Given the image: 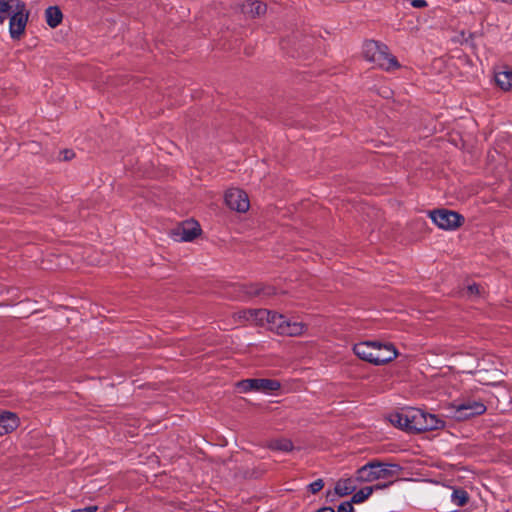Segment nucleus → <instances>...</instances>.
Here are the masks:
<instances>
[{"instance_id": "28", "label": "nucleus", "mask_w": 512, "mask_h": 512, "mask_svg": "<svg viewBox=\"0 0 512 512\" xmlns=\"http://www.w3.org/2000/svg\"><path fill=\"white\" fill-rule=\"evenodd\" d=\"M410 4L414 8H423L428 5L426 0H411Z\"/></svg>"}, {"instance_id": "14", "label": "nucleus", "mask_w": 512, "mask_h": 512, "mask_svg": "<svg viewBox=\"0 0 512 512\" xmlns=\"http://www.w3.org/2000/svg\"><path fill=\"white\" fill-rule=\"evenodd\" d=\"M357 488L356 480L346 478L339 480L335 485V492L340 496H346L353 493Z\"/></svg>"}, {"instance_id": "21", "label": "nucleus", "mask_w": 512, "mask_h": 512, "mask_svg": "<svg viewBox=\"0 0 512 512\" xmlns=\"http://www.w3.org/2000/svg\"><path fill=\"white\" fill-rule=\"evenodd\" d=\"M469 500V495L466 490L458 488L454 489L451 494V501L457 506H464Z\"/></svg>"}, {"instance_id": "22", "label": "nucleus", "mask_w": 512, "mask_h": 512, "mask_svg": "<svg viewBox=\"0 0 512 512\" xmlns=\"http://www.w3.org/2000/svg\"><path fill=\"white\" fill-rule=\"evenodd\" d=\"M401 471V467L398 464L391 463L390 460L386 459V487L393 483V480H389L390 476L398 477Z\"/></svg>"}, {"instance_id": "6", "label": "nucleus", "mask_w": 512, "mask_h": 512, "mask_svg": "<svg viewBox=\"0 0 512 512\" xmlns=\"http://www.w3.org/2000/svg\"><path fill=\"white\" fill-rule=\"evenodd\" d=\"M435 225L444 230H454L462 225L464 218L455 211L438 209L429 213Z\"/></svg>"}, {"instance_id": "31", "label": "nucleus", "mask_w": 512, "mask_h": 512, "mask_svg": "<svg viewBox=\"0 0 512 512\" xmlns=\"http://www.w3.org/2000/svg\"><path fill=\"white\" fill-rule=\"evenodd\" d=\"M260 293V290L256 287H252L249 291H247V294L249 296L258 295Z\"/></svg>"}, {"instance_id": "15", "label": "nucleus", "mask_w": 512, "mask_h": 512, "mask_svg": "<svg viewBox=\"0 0 512 512\" xmlns=\"http://www.w3.org/2000/svg\"><path fill=\"white\" fill-rule=\"evenodd\" d=\"M45 18L47 24L51 28H55L61 23L63 15L57 6H50L45 10Z\"/></svg>"}, {"instance_id": "3", "label": "nucleus", "mask_w": 512, "mask_h": 512, "mask_svg": "<svg viewBox=\"0 0 512 512\" xmlns=\"http://www.w3.org/2000/svg\"><path fill=\"white\" fill-rule=\"evenodd\" d=\"M486 409V405L481 400L466 398L455 401L451 406V413L457 420H466L484 414Z\"/></svg>"}, {"instance_id": "9", "label": "nucleus", "mask_w": 512, "mask_h": 512, "mask_svg": "<svg viewBox=\"0 0 512 512\" xmlns=\"http://www.w3.org/2000/svg\"><path fill=\"white\" fill-rule=\"evenodd\" d=\"M235 322L239 324H259L263 325L264 322H267L269 317V310L266 309H247L241 310L233 315Z\"/></svg>"}, {"instance_id": "29", "label": "nucleus", "mask_w": 512, "mask_h": 512, "mask_svg": "<svg viewBox=\"0 0 512 512\" xmlns=\"http://www.w3.org/2000/svg\"><path fill=\"white\" fill-rule=\"evenodd\" d=\"M98 510L97 506H87L84 508L74 509L71 512H96Z\"/></svg>"}, {"instance_id": "13", "label": "nucleus", "mask_w": 512, "mask_h": 512, "mask_svg": "<svg viewBox=\"0 0 512 512\" xmlns=\"http://www.w3.org/2000/svg\"><path fill=\"white\" fill-rule=\"evenodd\" d=\"M20 424L18 416L10 411L0 412V436L13 432Z\"/></svg>"}, {"instance_id": "17", "label": "nucleus", "mask_w": 512, "mask_h": 512, "mask_svg": "<svg viewBox=\"0 0 512 512\" xmlns=\"http://www.w3.org/2000/svg\"><path fill=\"white\" fill-rule=\"evenodd\" d=\"M386 376L388 374H393L395 371L396 364H392V360L396 359L399 356L398 351L392 343L386 342Z\"/></svg>"}, {"instance_id": "11", "label": "nucleus", "mask_w": 512, "mask_h": 512, "mask_svg": "<svg viewBox=\"0 0 512 512\" xmlns=\"http://www.w3.org/2000/svg\"><path fill=\"white\" fill-rule=\"evenodd\" d=\"M201 232L196 221H186L172 232V237L177 242H189L194 240Z\"/></svg>"}, {"instance_id": "25", "label": "nucleus", "mask_w": 512, "mask_h": 512, "mask_svg": "<svg viewBox=\"0 0 512 512\" xmlns=\"http://www.w3.org/2000/svg\"><path fill=\"white\" fill-rule=\"evenodd\" d=\"M323 486H324L323 480L317 479V480L313 481L312 483H310L308 485V488L311 493L315 494V493L319 492L323 488Z\"/></svg>"}, {"instance_id": "5", "label": "nucleus", "mask_w": 512, "mask_h": 512, "mask_svg": "<svg viewBox=\"0 0 512 512\" xmlns=\"http://www.w3.org/2000/svg\"><path fill=\"white\" fill-rule=\"evenodd\" d=\"M382 346L380 341H363L355 344L353 351L360 359L380 365L384 362L381 358Z\"/></svg>"}, {"instance_id": "7", "label": "nucleus", "mask_w": 512, "mask_h": 512, "mask_svg": "<svg viewBox=\"0 0 512 512\" xmlns=\"http://www.w3.org/2000/svg\"><path fill=\"white\" fill-rule=\"evenodd\" d=\"M241 392L259 391V392H272L281 387L277 380L272 379H245L237 384Z\"/></svg>"}, {"instance_id": "19", "label": "nucleus", "mask_w": 512, "mask_h": 512, "mask_svg": "<svg viewBox=\"0 0 512 512\" xmlns=\"http://www.w3.org/2000/svg\"><path fill=\"white\" fill-rule=\"evenodd\" d=\"M244 9L247 13H249L251 16H260L263 15L266 12V5L258 0L248 2Z\"/></svg>"}, {"instance_id": "33", "label": "nucleus", "mask_w": 512, "mask_h": 512, "mask_svg": "<svg viewBox=\"0 0 512 512\" xmlns=\"http://www.w3.org/2000/svg\"><path fill=\"white\" fill-rule=\"evenodd\" d=\"M399 363H400V370H405L406 369V361L401 360Z\"/></svg>"}, {"instance_id": "16", "label": "nucleus", "mask_w": 512, "mask_h": 512, "mask_svg": "<svg viewBox=\"0 0 512 512\" xmlns=\"http://www.w3.org/2000/svg\"><path fill=\"white\" fill-rule=\"evenodd\" d=\"M495 82L504 91L512 90V70L495 73Z\"/></svg>"}, {"instance_id": "4", "label": "nucleus", "mask_w": 512, "mask_h": 512, "mask_svg": "<svg viewBox=\"0 0 512 512\" xmlns=\"http://www.w3.org/2000/svg\"><path fill=\"white\" fill-rule=\"evenodd\" d=\"M28 17L29 12L25 3L23 1L16 3V9L9 18V34L13 40H19L24 34Z\"/></svg>"}, {"instance_id": "26", "label": "nucleus", "mask_w": 512, "mask_h": 512, "mask_svg": "<svg viewBox=\"0 0 512 512\" xmlns=\"http://www.w3.org/2000/svg\"><path fill=\"white\" fill-rule=\"evenodd\" d=\"M353 511H354V508H353L352 501L342 502L337 508V512H353Z\"/></svg>"}, {"instance_id": "30", "label": "nucleus", "mask_w": 512, "mask_h": 512, "mask_svg": "<svg viewBox=\"0 0 512 512\" xmlns=\"http://www.w3.org/2000/svg\"><path fill=\"white\" fill-rule=\"evenodd\" d=\"M73 155H74V154H73V152H72V151H70V150H65V151L63 152V158H64L65 160H69V159H71V158L73 157Z\"/></svg>"}, {"instance_id": "18", "label": "nucleus", "mask_w": 512, "mask_h": 512, "mask_svg": "<svg viewBox=\"0 0 512 512\" xmlns=\"http://www.w3.org/2000/svg\"><path fill=\"white\" fill-rule=\"evenodd\" d=\"M21 0H0V24H3L6 18L12 14L16 9V3Z\"/></svg>"}, {"instance_id": "20", "label": "nucleus", "mask_w": 512, "mask_h": 512, "mask_svg": "<svg viewBox=\"0 0 512 512\" xmlns=\"http://www.w3.org/2000/svg\"><path fill=\"white\" fill-rule=\"evenodd\" d=\"M269 448L275 451L289 452L293 449V443L286 438L275 439L269 443Z\"/></svg>"}, {"instance_id": "12", "label": "nucleus", "mask_w": 512, "mask_h": 512, "mask_svg": "<svg viewBox=\"0 0 512 512\" xmlns=\"http://www.w3.org/2000/svg\"><path fill=\"white\" fill-rule=\"evenodd\" d=\"M363 57L367 62L381 66L383 52L380 45L372 40L366 41L363 45Z\"/></svg>"}, {"instance_id": "1", "label": "nucleus", "mask_w": 512, "mask_h": 512, "mask_svg": "<svg viewBox=\"0 0 512 512\" xmlns=\"http://www.w3.org/2000/svg\"><path fill=\"white\" fill-rule=\"evenodd\" d=\"M386 419L394 427L415 433L435 430L444 426L442 419L417 408H403L400 411L390 413Z\"/></svg>"}, {"instance_id": "8", "label": "nucleus", "mask_w": 512, "mask_h": 512, "mask_svg": "<svg viewBox=\"0 0 512 512\" xmlns=\"http://www.w3.org/2000/svg\"><path fill=\"white\" fill-rule=\"evenodd\" d=\"M226 205L237 212H246L250 207L248 195L241 189L231 188L225 193Z\"/></svg>"}, {"instance_id": "23", "label": "nucleus", "mask_w": 512, "mask_h": 512, "mask_svg": "<svg viewBox=\"0 0 512 512\" xmlns=\"http://www.w3.org/2000/svg\"><path fill=\"white\" fill-rule=\"evenodd\" d=\"M372 491H373V488L370 486L361 488L360 490H358L357 492H355L353 494L351 501L353 503H361L371 495Z\"/></svg>"}, {"instance_id": "24", "label": "nucleus", "mask_w": 512, "mask_h": 512, "mask_svg": "<svg viewBox=\"0 0 512 512\" xmlns=\"http://www.w3.org/2000/svg\"><path fill=\"white\" fill-rule=\"evenodd\" d=\"M402 66L398 62L397 58L391 54L386 53V72L401 69Z\"/></svg>"}, {"instance_id": "32", "label": "nucleus", "mask_w": 512, "mask_h": 512, "mask_svg": "<svg viewBox=\"0 0 512 512\" xmlns=\"http://www.w3.org/2000/svg\"><path fill=\"white\" fill-rule=\"evenodd\" d=\"M317 512H335V511L331 507H323V508L319 509Z\"/></svg>"}, {"instance_id": "10", "label": "nucleus", "mask_w": 512, "mask_h": 512, "mask_svg": "<svg viewBox=\"0 0 512 512\" xmlns=\"http://www.w3.org/2000/svg\"><path fill=\"white\" fill-rule=\"evenodd\" d=\"M384 475L383 462H369L357 470L356 480L359 482H372Z\"/></svg>"}, {"instance_id": "27", "label": "nucleus", "mask_w": 512, "mask_h": 512, "mask_svg": "<svg viewBox=\"0 0 512 512\" xmlns=\"http://www.w3.org/2000/svg\"><path fill=\"white\" fill-rule=\"evenodd\" d=\"M468 295H479L480 294V286L477 284H472L467 287Z\"/></svg>"}, {"instance_id": "2", "label": "nucleus", "mask_w": 512, "mask_h": 512, "mask_svg": "<svg viewBox=\"0 0 512 512\" xmlns=\"http://www.w3.org/2000/svg\"><path fill=\"white\" fill-rule=\"evenodd\" d=\"M267 324L269 325V329L275 331L277 334L291 337L300 336L307 330L305 323L289 319L282 314L271 311H269Z\"/></svg>"}]
</instances>
